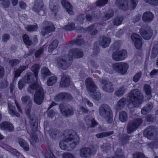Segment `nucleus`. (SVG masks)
<instances>
[{
  "label": "nucleus",
  "instance_id": "obj_19",
  "mask_svg": "<svg viewBox=\"0 0 158 158\" xmlns=\"http://www.w3.org/2000/svg\"><path fill=\"white\" fill-rule=\"evenodd\" d=\"M85 84L87 90L89 92H93L97 89V87L94 81L90 78H88L86 80Z\"/></svg>",
  "mask_w": 158,
  "mask_h": 158
},
{
  "label": "nucleus",
  "instance_id": "obj_37",
  "mask_svg": "<svg viewBox=\"0 0 158 158\" xmlns=\"http://www.w3.org/2000/svg\"><path fill=\"white\" fill-rule=\"evenodd\" d=\"M126 100L125 98H122L117 103V109L120 110L124 107L126 104Z\"/></svg>",
  "mask_w": 158,
  "mask_h": 158
},
{
  "label": "nucleus",
  "instance_id": "obj_8",
  "mask_svg": "<svg viewBox=\"0 0 158 158\" xmlns=\"http://www.w3.org/2000/svg\"><path fill=\"white\" fill-rule=\"evenodd\" d=\"M143 120L141 118H137L130 121L128 124L127 132L130 134L135 131L142 124Z\"/></svg>",
  "mask_w": 158,
  "mask_h": 158
},
{
  "label": "nucleus",
  "instance_id": "obj_52",
  "mask_svg": "<svg viewBox=\"0 0 158 158\" xmlns=\"http://www.w3.org/2000/svg\"><path fill=\"white\" fill-rule=\"evenodd\" d=\"M64 93H61L57 94L55 97V100L57 102H59L64 100Z\"/></svg>",
  "mask_w": 158,
  "mask_h": 158
},
{
  "label": "nucleus",
  "instance_id": "obj_7",
  "mask_svg": "<svg viewBox=\"0 0 158 158\" xmlns=\"http://www.w3.org/2000/svg\"><path fill=\"white\" fill-rule=\"evenodd\" d=\"M112 67L114 70L121 74L123 75L127 72L129 66L127 63L121 62L113 64Z\"/></svg>",
  "mask_w": 158,
  "mask_h": 158
},
{
  "label": "nucleus",
  "instance_id": "obj_12",
  "mask_svg": "<svg viewBox=\"0 0 158 158\" xmlns=\"http://www.w3.org/2000/svg\"><path fill=\"white\" fill-rule=\"evenodd\" d=\"M143 135L148 139L153 140L155 138L158 137L155 134V129L153 126L148 127L144 131Z\"/></svg>",
  "mask_w": 158,
  "mask_h": 158
},
{
  "label": "nucleus",
  "instance_id": "obj_34",
  "mask_svg": "<svg viewBox=\"0 0 158 158\" xmlns=\"http://www.w3.org/2000/svg\"><path fill=\"white\" fill-rule=\"evenodd\" d=\"M119 119L122 123L127 121L128 119V115L127 113L124 111L120 112L119 114Z\"/></svg>",
  "mask_w": 158,
  "mask_h": 158
},
{
  "label": "nucleus",
  "instance_id": "obj_4",
  "mask_svg": "<svg viewBox=\"0 0 158 158\" xmlns=\"http://www.w3.org/2000/svg\"><path fill=\"white\" fill-rule=\"evenodd\" d=\"M100 115L106 119L108 123H111L113 121L112 113L110 107L107 105L103 104L99 108Z\"/></svg>",
  "mask_w": 158,
  "mask_h": 158
},
{
  "label": "nucleus",
  "instance_id": "obj_45",
  "mask_svg": "<svg viewBox=\"0 0 158 158\" xmlns=\"http://www.w3.org/2000/svg\"><path fill=\"white\" fill-rule=\"evenodd\" d=\"M57 77H51L48 79L47 82V84L48 86H51L54 84L57 81Z\"/></svg>",
  "mask_w": 158,
  "mask_h": 158
},
{
  "label": "nucleus",
  "instance_id": "obj_3",
  "mask_svg": "<svg viewBox=\"0 0 158 158\" xmlns=\"http://www.w3.org/2000/svg\"><path fill=\"white\" fill-rule=\"evenodd\" d=\"M143 96L140 91L138 89L132 90L129 93V100L130 102L128 107L133 108L138 107L143 102Z\"/></svg>",
  "mask_w": 158,
  "mask_h": 158
},
{
  "label": "nucleus",
  "instance_id": "obj_58",
  "mask_svg": "<svg viewBox=\"0 0 158 158\" xmlns=\"http://www.w3.org/2000/svg\"><path fill=\"white\" fill-rule=\"evenodd\" d=\"M130 136L126 134L123 135L122 139V143L123 144L127 143L130 140Z\"/></svg>",
  "mask_w": 158,
  "mask_h": 158
},
{
  "label": "nucleus",
  "instance_id": "obj_14",
  "mask_svg": "<svg viewBox=\"0 0 158 158\" xmlns=\"http://www.w3.org/2000/svg\"><path fill=\"white\" fill-rule=\"evenodd\" d=\"M127 56V51L125 50H123L113 53L112 55V58L113 60L118 61L125 59Z\"/></svg>",
  "mask_w": 158,
  "mask_h": 158
},
{
  "label": "nucleus",
  "instance_id": "obj_57",
  "mask_svg": "<svg viewBox=\"0 0 158 158\" xmlns=\"http://www.w3.org/2000/svg\"><path fill=\"white\" fill-rule=\"evenodd\" d=\"M74 25L73 22L69 23L68 24L64 26V29L67 31L72 30L74 28Z\"/></svg>",
  "mask_w": 158,
  "mask_h": 158
},
{
  "label": "nucleus",
  "instance_id": "obj_61",
  "mask_svg": "<svg viewBox=\"0 0 158 158\" xmlns=\"http://www.w3.org/2000/svg\"><path fill=\"white\" fill-rule=\"evenodd\" d=\"M92 97L94 99L98 100L101 98V95L99 92H96L94 93Z\"/></svg>",
  "mask_w": 158,
  "mask_h": 158
},
{
  "label": "nucleus",
  "instance_id": "obj_64",
  "mask_svg": "<svg viewBox=\"0 0 158 158\" xmlns=\"http://www.w3.org/2000/svg\"><path fill=\"white\" fill-rule=\"evenodd\" d=\"M10 38V35L7 34H4L2 36V40L4 42H6L9 40Z\"/></svg>",
  "mask_w": 158,
  "mask_h": 158
},
{
  "label": "nucleus",
  "instance_id": "obj_48",
  "mask_svg": "<svg viewBox=\"0 0 158 158\" xmlns=\"http://www.w3.org/2000/svg\"><path fill=\"white\" fill-rule=\"evenodd\" d=\"M87 30L92 35H96L97 32V30L94 28V25H92L87 28Z\"/></svg>",
  "mask_w": 158,
  "mask_h": 158
},
{
  "label": "nucleus",
  "instance_id": "obj_6",
  "mask_svg": "<svg viewBox=\"0 0 158 158\" xmlns=\"http://www.w3.org/2000/svg\"><path fill=\"white\" fill-rule=\"evenodd\" d=\"M68 55L59 57L57 58V66L60 68L66 70L69 67L71 64V60Z\"/></svg>",
  "mask_w": 158,
  "mask_h": 158
},
{
  "label": "nucleus",
  "instance_id": "obj_22",
  "mask_svg": "<svg viewBox=\"0 0 158 158\" xmlns=\"http://www.w3.org/2000/svg\"><path fill=\"white\" fill-rule=\"evenodd\" d=\"M70 79L69 76L63 73L60 82V85L63 87H67L70 84Z\"/></svg>",
  "mask_w": 158,
  "mask_h": 158
},
{
  "label": "nucleus",
  "instance_id": "obj_11",
  "mask_svg": "<svg viewBox=\"0 0 158 158\" xmlns=\"http://www.w3.org/2000/svg\"><path fill=\"white\" fill-rule=\"evenodd\" d=\"M21 99L23 104H27L25 109V113L28 116L30 117V114L32 106V100L30 96L27 95L22 97Z\"/></svg>",
  "mask_w": 158,
  "mask_h": 158
},
{
  "label": "nucleus",
  "instance_id": "obj_41",
  "mask_svg": "<svg viewBox=\"0 0 158 158\" xmlns=\"http://www.w3.org/2000/svg\"><path fill=\"white\" fill-rule=\"evenodd\" d=\"M30 127L32 130L33 131V132L35 133L38 129V123L36 121L34 120L33 119H31L30 121Z\"/></svg>",
  "mask_w": 158,
  "mask_h": 158
},
{
  "label": "nucleus",
  "instance_id": "obj_31",
  "mask_svg": "<svg viewBox=\"0 0 158 158\" xmlns=\"http://www.w3.org/2000/svg\"><path fill=\"white\" fill-rule=\"evenodd\" d=\"M114 15V12L113 10H110L108 11L105 12L104 15L102 18V20L103 21H106L112 18Z\"/></svg>",
  "mask_w": 158,
  "mask_h": 158
},
{
  "label": "nucleus",
  "instance_id": "obj_38",
  "mask_svg": "<svg viewBox=\"0 0 158 158\" xmlns=\"http://www.w3.org/2000/svg\"><path fill=\"white\" fill-rule=\"evenodd\" d=\"M126 89L124 86H122L115 92V94L118 97H121L125 93Z\"/></svg>",
  "mask_w": 158,
  "mask_h": 158
},
{
  "label": "nucleus",
  "instance_id": "obj_21",
  "mask_svg": "<svg viewBox=\"0 0 158 158\" xmlns=\"http://www.w3.org/2000/svg\"><path fill=\"white\" fill-rule=\"evenodd\" d=\"M80 153L81 157L85 158H89L92 154L91 149L88 147H85L81 149Z\"/></svg>",
  "mask_w": 158,
  "mask_h": 158
},
{
  "label": "nucleus",
  "instance_id": "obj_35",
  "mask_svg": "<svg viewBox=\"0 0 158 158\" xmlns=\"http://www.w3.org/2000/svg\"><path fill=\"white\" fill-rule=\"evenodd\" d=\"M59 42L57 40L53 41L50 44L48 48V51L49 52H52L57 47Z\"/></svg>",
  "mask_w": 158,
  "mask_h": 158
},
{
  "label": "nucleus",
  "instance_id": "obj_32",
  "mask_svg": "<svg viewBox=\"0 0 158 158\" xmlns=\"http://www.w3.org/2000/svg\"><path fill=\"white\" fill-rule=\"evenodd\" d=\"M158 53V42L155 41L152 50L151 57L152 58H155Z\"/></svg>",
  "mask_w": 158,
  "mask_h": 158
},
{
  "label": "nucleus",
  "instance_id": "obj_17",
  "mask_svg": "<svg viewBox=\"0 0 158 158\" xmlns=\"http://www.w3.org/2000/svg\"><path fill=\"white\" fill-rule=\"evenodd\" d=\"M131 39L134 42L135 47L139 49L142 46V39L140 36L138 34L133 33L131 35Z\"/></svg>",
  "mask_w": 158,
  "mask_h": 158
},
{
  "label": "nucleus",
  "instance_id": "obj_9",
  "mask_svg": "<svg viewBox=\"0 0 158 158\" xmlns=\"http://www.w3.org/2000/svg\"><path fill=\"white\" fill-rule=\"evenodd\" d=\"M140 34L144 39L148 40L151 39L152 35V31L148 26H143L140 29Z\"/></svg>",
  "mask_w": 158,
  "mask_h": 158
},
{
  "label": "nucleus",
  "instance_id": "obj_59",
  "mask_svg": "<svg viewBox=\"0 0 158 158\" xmlns=\"http://www.w3.org/2000/svg\"><path fill=\"white\" fill-rule=\"evenodd\" d=\"M133 158H148L141 152H137L133 155Z\"/></svg>",
  "mask_w": 158,
  "mask_h": 158
},
{
  "label": "nucleus",
  "instance_id": "obj_13",
  "mask_svg": "<svg viewBox=\"0 0 158 158\" xmlns=\"http://www.w3.org/2000/svg\"><path fill=\"white\" fill-rule=\"evenodd\" d=\"M59 107L62 114L66 116L71 115L74 113L73 108L70 106H65L61 104L59 105Z\"/></svg>",
  "mask_w": 158,
  "mask_h": 158
},
{
  "label": "nucleus",
  "instance_id": "obj_24",
  "mask_svg": "<svg viewBox=\"0 0 158 158\" xmlns=\"http://www.w3.org/2000/svg\"><path fill=\"white\" fill-rule=\"evenodd\" d=\"M16 142L18 143L25 151H28L29 145L28 143L23 139L18 137L15 139Z\"/></svg>",
  "mask_w": 158,
  "mask_h": 158
},
{
  "label": "nucleus",
  "instance_id": "obj_43",
  "mask_svg": "<svg viewBox=\"0 0 158 158\" xmlns=\"http://www.w3.org/2000/svg\"><path fill=\"white\" fill-rule=\"evenodd\" d=\"M114 133L112 131L105 132H102L100 133H98L96 135V137L98 138H101L105 137L110 135Z\"/></svg>",
  "mask_w": 158,
  "mask_h": 158
},
{
  "label": "nucleus",
  "instance_id": "obj_1",
  "mask_svg": "<svg viewBox=\"0 0 158 158\" xmlns=\"http://www.w3.org/2000/svg\"><path fill=\"white\" fill-rule=\"evenodd\" d=\"M64 137V140L61 141L60 143V148L63 150H71L75 148L79 143V138L76 133L72 130H67L63 133Z\"/></svg>",
  "mask_w": 158,
  "mask_h": 158
},
{
  "label": "nucleus",
  "instance_id": "obj_42",
  "mask_svg": "<svg viewBox=\"0 0 158 158\" xmlns=\"http://www.w3.org/2000/svg\"><path fill=\"white\" fill-rule=\"evenodd\" d=\"M86 122L88 126L90 127H94L98 124L97 123L93 118L88 119Z\"/></svg>",
  "mask_w": 158,
  "mask_h": 158
},
{
  "label": "nucleus",
  "instance_id": "obj_47",
  "mask_svg": "<svg viewBox=\"0 0 158 158\" xmlns=\"http://www.w3.org/2000/svg\"><path fill=\"white\" fill-rule=\"evenodd\" d=\"M25 29L28 31L31 32L36 31L37 29V25H26L25 26Z\"/></svg>",
  "mask_w": 158,
  "mask_h": 158
},
{
  "label": "nucleus",
  "instance_id": "obj_15",
  "mask_svg": "<svg viewBox=\"0 0 158 158\" xmlns=\"http://www.w3.org/2000/svg\"><path fill=\"white\" fill-rule=\"evenodd\" d=\"M68 56L70 58V60H72V57L79 58L82 57L83 56V53L81 50L76 48L70 49L69 51Z\"/></svg>",
  "mask_w": 158,
  "mask_h": 158
},
{
  "label": "nucleus",
  "instance_id": "obj_18",
  "mask_svg": "<svg viewBox=\"0 0 158 158\" xmlns=\"http://www.w3.org/2000/svg\"><path fill=\"white\" fill-rule=\"evenodd\" d=\"M44 7V3L42 0H35L32 8V10L37 14L43 10Z\"/></svg>",
  "mask_w": 158,
  "mask_h": 158
},
{
  "label": "nucleus",
  "instance_id": "obj_62",
  "mask_svg": "<svg viewBox=\"0 0 158 158\" xmlns=\"http://www.w3.org/2000/svg\"><path fill=\"white\" fill-rule=\"evenodd\" d=\"M142 73L140 72L136 73L134 76L133 78V81L136 82L138 81L141 77Z\"/></svg>",
  "mask_w": 158,
  "mask_h": 158
},
{
  "label": "nucleus",
  "instance_id": "obj_26",
  "mask_svg": "<svg viewBox=\"0 0 158 158\" xmlns=\"http://www.w3.org/2000/svg\"><path fill=\"white\" fill-rule=\"evenodd\" d=\"M8 113L11 116H16L17 117L20 116L19 114L16 111L14 106L9 102H8Z\"/></svg>",
  "mask_w": 158,
  "mask_h": 158
},
{
  "label": "nucleus",
  "instance_id": "obj_53",
  "mask_svg": "<svg viewBox=\"0 0 158 158\" xmlns=\"http://www.w3.org/2000/svg\"><path fill=\"white\" fill-rule=\"evenodd\" d=\"M114 156H118L123 158H125L124 153L122 150L120 148L117 149L116 151Z\"/></svg>",
  "mask_w": 158,
  "mask_h": 158
},
{
  "label": "nucleus",
  "instance_id": "obj_46",
  "mask_svg": "<svg viewBox=\"0 0 158 158\" xmlns=\"http://www.w3.org/2000/svg\"><path fill=\"white\" fill-rule=\"evenodd\" d=\"M40 68V67L39 65L35 64L31 68V70L34 73V75L37 81L38 73Z\"/></svg>",
  "mask_w": 158,
  "mask_h": 158
},
{
  "label": "nucleus",
  "instance_id": "obj_30",
  "mask_svg": "<svg viewBox=\"0 0 158 158\" xmlns=\"http://www.w3.org/2000/svg\"><path fill=\"white\" fill-rule=\"evenodd\" d=\"M34 75L31 73H26L24 77V79L26 83H31L34 81Z\"/></svg>",
  "mask_w": 158,
  "mask_h": 158
},
{
  "label": "nucleus",
  "instance_id": "obj_51",
  "mask_svg": "<svg viewBox=\"0 0 158 158\" xmlns=\"http://www.w3.org/2000/svg\"><path fill=\"white\" fill-rule=\"evenodd\" d=\"M71 44L80 46L84 43V40L81 39H77L71 42Z\"/></svg>",
  "mask_w": 158,
  "mask_h": 158
},
{
  "label": "nucleus",
  "instance_id": "obj_50",
  "mask_svg": "<svg viewBox=\"0 0 158 158\" xmlns=\"http://www.w3.org/2000/svg\"><path fill=\"white\" fill-rule=\"evenodd\" d=\"M123 18L122 17L118 16L115 18L114 22V24L116 26H118L121 24Z\"/></svg>",
  "mask_w": 158,
  "mask_h": 158
},
{
  "label": "nucleus",
  "instance_id": "obj_49",
  "mask_svg": "<svg viewBox=\"0 0 158 158\" xmlns=\"http://www.w3.org/2000/svg\"><path fill=\"white\" fill-rule=\"evenodd\" d=\"M23 39L24 43L26 45L30 46L31 44V41L30 40L28 36L24 34L23 36Z\"/></svg>",
  "mask_w": 158,
  "mask_h": 158
},
{
  "label": "nucleus",
  "instance_id": "obj_33",
  "mask_svg": "<svg viewBox=\"0 0 158 158\" xmlns=\"http://www.w3.org/2000/svg\"><path fill=\"white\" fill-rule=\"evenodd\" d=\"M153 140V141L148 143L146 145L148 148L152 149L158 148V137L155 138Z\"/></svg>",
  "mask_w": 158,
  "mask_h": 158
},
{
  "label": "nucleus",
  "instance_id": "obj_5",
  "mask_svg": "<svg viewBox=\"0 0 158 158\" xmlns=\"http://www.w3.org/2000/svg\"><path fill=\"white\" fill-rule=\"evenodd\" d=\"M137 3L138 0H116L115 2L116 5L124 10L128 9H134Z\"/></svg>",
  "mask_w": 158,
  "mask_h": 158
},
{
  "label": "nucleus",
  "instance_id": "obj_16",
  "mask_svg": "<svg viewBox=\"0 0 158 158\" xmlns=\"http://www.w3.org/2000/svg\"><path fill=\"white\" fill-rule=\"evenodd\" d=\"M101 83L104 85L102 87L103 90L108 93H111L114 90V85L112 83L105 79H102Z\"/></svg>",
  "mask_w": 158,
  "mask_h": 158
},
{
  "label": "nucleus",
  "instance_id": "obj_28",
  "mask_svg": "<svg viewBox=\"0 0 158 158\" xmlns=\"http://www.w3.org/2000/svg\"><path fill=\"white\" fill-rule=\"evenodd\" d=\"M153 15L150 12H146L144 13L143 16V20L145 22H150L153 19Z\"/></svg>",
  "mask_w": 158,
  "mask_h": 158
},
{
  "label": "nucleus",
  "instance_id": "obj_39",
  "mask_svg": "<svg viewBox=\"0 0 158 158\" xmlns=\"http://www.w3.org/2000/svg\"><path fill=\"white\" fill-rule=\"evenodd\" d=\"M47 47V44H45L40 49L37 51L35 53V57H39L43 53L44 51L46 49Z\"/></svg>",
  "mask_w": 158,
  "mask_h": 158
},
{
  "label": "nucleus",
  "instance_id": "obj_63",
  "mask_svg": "<svg viewBox=\"0 0 158 158\" xmlns=\"http://www.w3.org/2000/svg\"><path fill=\"white\" fill-rule=\"evenodd\" d=\"M45 158H54V156L50 150H48L44 155Z\"/></svg>",
  "mask_w": 158,
  "mask_h": 158
},
{
  "label": "nucleus",
  "instance_id": "obj_40",
  "mask_svg": "<svg viewBox=\"0 0 158 158\" xmlns=\"http://www.w3.org/2000/svg\"><path fill=\"white\" fill-rule=\"evenodd\" d=\"M143 88L146 95L148 96L149 98H151L152 96L151 94L152 89L150 85L147 84H145Z\"/></svg>",
  "mask_w": 158,
  "mask_h": 158
},
{
  "label": "nucleus",
  "instance_id": "obj_27",
  "mask_svg": "<svg viewBox=\"0 0 158 158\" xmlns=\"http://www.w3.org/2000/svg\"><path fill=\"white\" fill-rule=\"evenodd\" d=\"M49 8L51 13L56 15L58 10L59 6L56 3H54L52 0L50 1Z\"/></svg>",
  "mask_w": 158,
  "mask_h": 158
},
{
  "label": "nucleus",
  "instance_id": "obj_25",
  "mask_svg": "<svg viewBox=\"0 0 158 158\" xmlns=\"http://www.w3.org/2000/svg\"><path fill=\"white\" fill-rule=\"evenodd\" d=\"M61 4L63 6L66 10V11L70 15H73V7L70 3L66 0H62Z\"/></svg>",
  "mask_w": 158,
  "mask_h": 158
},
{
  "label": "nucleus",
  "instance_id": "obj_55",
  "mask_svg": "<svg viewBox=\"0 0 158 158\" xmlns=\"http://www.w3.org/2000/svg\"><path fill=\"white\" fill-rule=\"evenodd\" d=\"M26 82L24 78L20 80L18 83V86L19 89L21 90L25 86Z\"/></svg>",
  "mask_w": 158,
  "mask_h": 158
},
{
  "label": "nucleus",
  "instance_id": "obj_56",
  "mask_svg": "<svg viewBox=\"0 0 158 158\" xmlns=\"http://www.w3.org/2000/svg\"><path fill=\"white\" fill-rule=\"evenodd\" d=\"M107 1L108 0H98L96 2V4L98 6H103L107 3Z\"/></svg>",
  "mask_w": 158,
  "mask_h": 158
},
{
  "label": "nucleus",
  "instance_id": "obj_44",
  "mask_svg": "<svg viewBox=\"0 0 158 158\" xmlns=\"http://www.w3.org/2000/svg\"><path fill=\"white\" fill-rule=\"evenodd\" d=\"M41 73L43 77L45 78L51 75V73L48 68L44 67L41 70Z\"/></svg>",
  "mask_w": 158,
  "mask_h": 158
},
{
  "label": "nucleus",
  "instance_id": "obj_36",
  "mask_svg": "<svg viewBox=\"0 0 158 158\" xmlns=\"http://www.w3.org/2000/svg\"><path fill=\"white\" fill-rule=\"evenodd\" d=\"M28 68V65L21 66L18 69L15 73V77H17L20 75L21 73L22 72Z\"/></svg>",
  "mask_w": 158,
  "mask_h": 158
},
{
  "label": "nucleus",
  "instance_id": "obj_20",
  "mask_svg": "<svg viewBox=\"0 0 158 158\" xmlns=\"http://www.w3.org/2000/svg\"><path fill=\"white\" fill-rule=\"evenodd\" d=\"M0 128L2 130H7L9 131H12L14 130V127L12 124L6 121L2 122L0 124Z\"/></svg>",
  "mask_w": 158,
  "mask_h": 158
},
{
  "label": "nucleus",
  "instance_id": "obj_54",
  "mask_svg": "<svg viewBox=\"0 0 158 158\" xmlns=\"http://www.w3.org/2000/svg\"><path fill=\"white\" fill-rule=\"evenodd\" d=\"M20 62L19 60L17 59H14L11 60H9V64L11 67H14L17 65Z\"/></svg>",
  "mask_w": 158,
  "mask_h": 158
},
{
  "label": "nucleus",
  "instance_id": "obj_29",
  "mask_svg": "<svg viewBox=\"0 0 158 158\" xmlns=\"http://www.w3.org/2000/svg\"><path fill=\"white\" fill-rule=\"evenodd\" d=\"M89 11V14L85 16L86 20L88 21H91L94 20L97 16V12L92 10L90 9Z\"/></svg>",
  "mask_w": 158,
  "mask_h": 158
},
{
  "label": "nucleus",
  "instance_id": "obj_60",
  "mask_svg": "<svg viewBox=\"0 0 158 158\" xmlns=\"http://www.w3.org/2000/svg\"><path fill=\"white\" fill-rule=\"evenodd\" d=\"M11 153L15 155L16 156H19L18 158H25L23 156H20V153L18 152L15 149H13L11 148V149L10 150Z\"/></svg>",
  "mask_w": 158,
  "mask_h": 158
},
{
  "label": "nucleus",
  "instance_id": "obj_2",
  "mask_svg": "<svg viewBox=\"0 0 158 158\" xmlns=\"http://www.w3.org/2000/svg\"><path fill=\"white\" fill-rule=\"evenodd\" d=\"M27 92L33 94L34 92L33 101L34 102L38 105H40L43 102L44 99V92L41 87L35 83L29 85L27 89Z\"/></svg>",
  "mask_w": 158,
  "mask_h": 158
},
{
  "label": "nucleus",
  "instance_id": "obj_10",
  "mask_svg": "<svg viewBox=\"0 0 158 158\" xmlns=\"http://www.w3.org/2000/svg\"><path fill=\"white\" fill-rule=\"evenodd\" d=\"M43 28L41 31V33L44 36L55 30L54 25L48 21H44L43 23Z\"/></svg>",
  "mask_w": 158,
  "mask_h": 158
},
{
  "label": "nucleus",
  "instance_id": "obj_23",
  "mask_svg": "<svg viewBox=\"0 0 158 158\" xmlns=\"http://www.w3.org/2000/svg\"><path fill=\"white\" fill-rule=\"evenodd\" d=\"M111 41L110 37L103 36H102L100 41V45L103 48L108 47Z\"/></svg>",
  "mask_w": 158,
  "mask_h": 158
}]
</instances>
